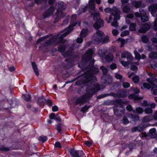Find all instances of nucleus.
<instances>
[{
  "mask_svg": "<svg viewBox=\"0 0 157 157\" xmlns=\"http://www.w3.org/2000/svg\"><path fill=\"white\" fill-rule=\"evenodd\" d=\"M141 39L142 42L144 43H147L148 41V38L146 36H143Z\"/></svg>",
  "mask_w": 157,
  "mask_h": 157,
  "instance_id": "4d7b16f0",
  "label": "nucleus"
},
{
  "mask_svg": "<svg viewBox=\"0 0 157 157\" xmlns=\"http://www.w3.org/2000/svg\"><path fill=\"white\" fill-rule=\"evenodd\" d=\"M139 77L137 76H135L132 78L133 81L134 83H137L139 81Z\"/></svg>",
  "mask_w": 157,
  "mask_h": 157,
  "instance_id": "bf43d9fd",
  "label": "nucleus"
},
{
  "mask_svg": "<svg viewBox=\"0 0 157 157\" xmlns=\"http://www.w3.org/2000/svg\"><path fill=\"white\" fill-rule=\"evenodd\" d=\"M118 19H114L113 21L111 23V25L116 28L118 26V23L117 20Z\"/></svg>",
  "mask_w": 157,
  "mask_h": 157,
  "instance_id": "ea45409f",
  "label": "nucleus"
},
{
  "mask_svg": "<svg viewBox=\"0 0 157 157\" xmlns=\"http://www.w3.org/2000/svg\"><path fill=\"white\" fill-rule=\"evenodd\" d=\"M88 34V30L87 29H82L80 34V36L84 37L87 36Z\"/></svg>",
  "mask_w": 157,
  "mask_h": 157,
  "instance_id": "bb28decb",
  "label": "nucleus"
},
{
  "mask_svg": "<svg viewBox=\"0 0 157 157\" xmlns=\"http://www.w3.org/2000/svg\"><path fill=\"white\" fill-rule=\"evenodd\" d=\"M104 11L107 13H110L111 12L112 13V8L111 9V8L109 7H108L107 8H106L104 9Z\"/></svg>",
  "mask_w": 157,
  "mask_h": 157,
  "instance_id": "69168bd1",
  "label": "nucleus"
},
{
  "mask_svg": "<svg viewBox=\"0 0 157 157\" xmlns=\"http://www.w3.org/2000/svg\"><path fill=\"white\" fill-rule=\"evenodd\" d=\"M95 62L94 59L92 60L87 67L89 71H87L83 75L84 76L82 79V81L84 84H87V87L86 89V94L83 95L77 99L75 103L76 104L80 103H86L90 99L93 94L99 91L101 89H103L104 87L102 85H99L98 84H94L93 82L97 81L96 77L93 75L92 73V68L94 66V63Z\"/></svg>",
  "mask_w": 157,
  "mask_h": 157,
  "instance_id": "f257e3e1",
  "label": "nucleus"
},
{
  "mask_svg": "<svg viewBox=\"0 0 157 157\" xmlns=\"http://www.w3.org/2000/svg\"><path fill=\"white\" fill-rule=\"evenodd\" d=\"M153 120V116L150 115L144 117L142 119V121L143 122H147Z\"/></svg>",
  "mask_w": 157,
  "mask_h": 157,
  "instance_id": "6ab92c4d",
  "label": "nucleus"
},
{
  "mask_svg": "<svg viewBox=\"0 0 157 157\" xmlns=\"http://www.w3.org/2000/svg\"><path fill=\"white\" fill-rule=\"evenodd\" d=\"M136 24L135 23H132L129 26V30L131 31H135Z\"/></svg>",
  "mask_w": 157,
  "mask_h": 157,
  "instance_id": "473e14b6",
  "label": "nucleus"
},
{
  "mask_svg": "<svg viewBox=\"0 0 157 157\" xmlns=\"http://www.w3.org/2000/svg\"><path fill=\"white\" fill-rule=\"evenodd\" d=\"M121 64L125 67L128 66L129 64H130V62L129 61L125 62L123 61H121Z\"/></svg>",
  "mask_w": 157,
  "mask_h": 157,
  "instance_id": "49530a36",
  "label": "nucleus"
},
{
  "mask_svg": "<svg viewBox=\"0 0 157 157\" xmlns=\"http://www.w3.org/2000/svg\"><path fill=\"white\" fill-rule=\"evenodd\" d=\"M144 112L146 114H151L152 113L153 110L150 108L148 107L144 109Z\"/></svg>",
  "mask_w": 157,
  "mask_h": 157,
  "instance_id": "f704fd0d",
  "label": "nucleus"
},
{
  "mask_svg": "<svg viewBox=\"0 0 157 157\" xmlns=\"http://www.w3.org/2000/svg\"><path fill=\"white\" fill-rule=\"evenodd\" d=\"M149 57L152 59L157 58V52H151L149 55Z\"/></svg>",
  "mask_w": 157,
  "mask_h": 157,
  "instance_id": "c756f323",
  "label": "nucleus"
},
{
  "mask_svg": "<svg viewBox=\"0 0 157 157\" xmlns=\"http://www.w3.org/2000/svg\"><path fill=\"white\" fill-rule=\"evenodd\" d=\"M129 34V31L127 30H126L122 32L121 34V37H123L126 35H128Z\"/></svg>",
  "mask_w": 157,
  "mask_h": 157,
  "instance_id": "a18cd8bd",
  "label": "nucleus"
},
{
  "mask_svg": "<svg viewBox=\"0 0 157 157\" xmlns=\"http://www.w3.org/2000/svg\"><path fill=\"white\" fill-rule=\"evenodd\" d=\"M145 128L144 126L142 124H140L137 127H133L132 129V132H140Z\"/></svg>",
  "mask_w": 157,
  "mask_h": 157,
  "instance_id": "ddd939ff",
  "label": "nucleus"
},
{
  "mask_svg": "<svg viewBox=\"0 0 157 157\" xmlns=\"http://www.w3.org/2000/svg\"><path fill=\"white\" fill-rule=\"evenodd\" d=\"M121 11L116 7H113L112 8V11L110 16L112 17L113 18L115 19H119L120 18Z\"/></svg>",
  "mask_w": 157,
  "mask_h": 157,
  "instance_id": "423d86ee",
  "label": "nucleus"
},
{
  "mask_svg": "<svg viewBox=\"0 0 157 157\" xmlns=\"http://www.w3.org/2000/svg\"><path fill=\"white\" fill-rule=\"evenodd\" d=\"M100 69L102 70L103 74L104 75H106L108 72L107 69L104 66H102L100 67Z\"/></svg>",
  "mask_w": 157,
  "mask_h": 157,
  "instance_id": "79ce46f5",
  "label": "nucleus"
},
{
  "mask_svg": "<svg viewBox=\"0 0 157 157\" xmlns=\"http://www.w3.org/2000/svg\"><path fill=\"white\" fill-rule=\"evenodd\" d=\"M104 35V33L102 31L100 30H97L92 36V42L95 44H99L102 41V37Z\"/></svg>",
  "mask_w": 157,
  "mask_h": 157,
  "instance_id": "f03ea898",
  "label": "nucleus"
},
{
  "mask_svg": "<svg viewBox=\"0 0 157 157\" xmlns=\"http://www.w3.org/2000/svg\"><path fill=\"white\" fill-rule=\"evenodd\" d=\"M142 10H140L139 11L140 12V13H139L138 12H136L135 13V16L136 17H141L142 16L141 13H142Z\"/></svg>",
  "mask_w": 157,
  "mask_h": 157,
  "instance_id": "864d4df0",
  "label": "nucleus"
},
{
  "mask_svg": "<svg viewBox=\"0 0 157 157\" xmlns=\"http://www.w3.org/2000/svg\"><path fill=\"white\" fill-rule=\"evenodd\" d=\"M128 98L129 99H133L134 100H141L143 99V97H140L135 94H130L128 96Z\"/></svg>",
  "mask_w": 157,
  "mask_h": 157,
  "instance_id": "5701e85b",
  "label": "nucleus"
},
{
  "mask_svg": "<svg viewBox=\"0 0 157 157\" xmlns=\"http://www.w3.org/2000/svg\"><path fill=\"white\" fill-rule=\"evenodd\" d=\"M115 77L117 79H119L121 82H123L124 81V80L123 79V77L121 75L116 74L115 75Z\"/></svg>",
  "mask_w": 157,
  "mask_h": 157,
  "instance_id": "c9c22d12",
  "label": "nucleus"
},
{
  "mask_svg": "<svg viewBox=\"0 0 157 157\" xmlns=\"http://www.w3.org/2000/svg\"><path fill=\"white\" fill-rule=\"evenodd\" d=\"M132 5L134 6L136 8H138L141 6V7H144L146 5L145 4H142L141 5L142 2L140 1H133L132 2Z\"/></svg>",
  "mask_w": 157,
  "mask_h": 157,
  "instance_id": "a211bd4d",
  "label": "nucleus"
},
{
  "mask_svg": "<svg viewBox=\"0 0 157 157\" xmlns=\"http://www.w3.org/2000/svg\"><path fill=\"white\" fill-rule=\"evenodd\" d=\"M45 101L49 107H51L53 105V102L51 100L49 99H48L47 100L46 99Z\"/></svg>",
  "mask_w": 157,
  "mask_h": 157,
  "instance_id": "37998d69",
  "label": "nucleus"
},
{
  "mask_svg": "<svg viewBox=\"0 0 157 157\" xmlns=\"http://www.w3.org/2000/svg\"><path fill=\"white\" fill-rule=\"evenodd\" d=\"M46 38V36H44L43 37H40L37 40V43H39L42 42L44 40H45Z\"/></svg>",
  "mask_w": 157,
  "mask_h": 157,
  "instance_id": "8fccbe9b",
  "label": "nucleus"
},
{
  "mask_svg": "<svg viewBox=\"0 0 157 157\" xmlns=\"http://www.w3.org/2000/svg\"><path fill=\"white\" fill-rule=\"evenodd\" d=\"M156 129L155 128H153L150 129L149 132L147 134V136L150 137L152 138L156 137Z\"/></svg>",
  "mask_w": 157,
  "mask_h": 157,
  "instance_id": "f3484780",
  "label": "nucleus"
},
{
  "mask_svg": "<svg viewBox=\"0 0 157 157\" xmlns=\"http://www.w3.org/2000/svg\"><path fill=\"white\" fill-rule=\"evenodd\" d=\"M122 86L124 88H127L130 87V85L127 82H124L123 83Z\"/></svg>",
  "mask_w": 157,
  "mask_h": 157,
  "instance_id": "052dcab7",
  "label": "nucleus"
},
{
  "mask_svg": "<svg viewBox=\"0 0 157 157\" xmlns=\"http://www.w3.org/2000/svg\"><path fill=\"white\" fill-rule=\"evenodd\" d=\"M113 57L112 55L111 54L106 55L105 57V59L108 62H110L113 60Z\"/></svg>",
  "mask_w": 157,
  "mask_h": 157,
  "instance_id": "c85d7f7f",
  "label": "nucleus"
},
{
  "mask_svg": "<svg viewBox=\"0 0 157 157\" xmlns=\"http://www.w3.org/2000/svg\"><path fill=\"white\" fill-rule=\"evenodd\" d=\"M66 29L67 31L61 34V35H60L59 34H57L54 36V37H56L57 36V39H58L59 40L63 39L64 37L69 34V26L67 27Z\"/></svg>",
  "mask_w": 157,
  "mask_h": 157,
  "instance_id": "2eb2a0df",
  "label": "nucleus"
},
{
  "mask_svg": "<svg viewBox=\"0 0 157 157\" xmlns=\"http://www.w3.org/2000/svg\"><path fill=\"white\" fill-rule=\"evenodd\" d=\"M135 111V113L136 112L139 114H142L144 112V110L143 108L140 107L137 108Z\"/></svg>",
  "mask_w": 157,
  "mask_h": 157,
  "instance_id": "4c0bfd02",
  "label": "nucleus"
},
{
  "mask_svg": "<svg viewBox=\"0 0 157 157\" xmlns=\"http://www.w3.org/2000/svg\"><path fill=\"white\" fill-rule=\"evenodd\" d=\"M57 37H51L50 39L47 40L45 41V44L48 45H50L51 44L53 43L57 40Z\"/></svg>",
  "mask_w": 157,
  "mask_h": 157,
  "instance_id": "b1692460",
  "label": "nucleus"
},
{
  "mask_svg": "<svg viewBox=\"0 0 157 157\" xmlns=\"http://www.w3.org/2000/svg\"><path fill=\"white\" fill-rule=\"evenodd\" d=\"M55 10V8L53 6H50L45 11L43 14L44 18L48 17L52 15Z\"/></svg>",
  "mask_w": 157,
  "mask_h": 157,
  "instance_id": "0eeeda50",
  "label": "nucleus"
},
{
  "mask_svg": "<svg viewBox=\"0 0 157 157\" xmlns=\"http://www.w3.org/2000/svg\"><path fill=\"white\" fill-rule=\"evenodd\" d=\"M128 94V92L124 90H120L117 92V97L118 98H124Z\"/></svg>",
  "mask_w": 157,
  "mask_h": 157,
  "instance_id": "f8f14e48",
  "label": "nucleus"
},
{
  "mask_svg": "<svg viewBox=\"0 0 157 157\" xmlns=\"http://www.w3.org/2000/svg\"><path fill=\"white\" fill-rule=\"evenodd\" d=\"M122 121L124 124H127L129 123V121L126 117H124Z\"/></svg>",
  "mask_w": 157,
  "mask_h": 157,
  "instance_id": "3c124183",
  "label": "nucleus"
},
{
  "mask_svg": "<svg viewBox=\"0 0 157 157\" xmlns=\"http://www.w3.org/2000/svg\"><path fill=\"white\" fill-rule=\"evenodd\" d=\"M127 110L129 111H132L133 113H135V110H132V106L130 105H128L126 107Z\"/></svg>",
  "mask_w": 157,
  "mask_h": 157,
  "instance_id": "de8ad7c7",
  "label": "nucleus"
},
{
  "mask_svg": "<svg viewBox=\"0 0 157 157\" xmlns=\"http://www.w3.org/2000/svg\"><path fill=\"white\" fill-rule=\"evenodd\" d=\"M76 18L77 15L75 14L72 15L71 17V25H69V33L72 31L74 29L73 27L77 24L76 21Z\"/></svg>",
  "mask_w": 157,
  "mask_h": 157,
  "instance_id": "6e6552de",
  "label": "nucleus"
},
{
  "mask_svg": "<svg viewBox=\"0 0 157 157\" xmlns=\"http://www.w3.org/2000/svg\"><path fill=\"white\" fill-rule=\"evenodd\" d=\"M89 7L91 10H94L95 9V7L94 2H89Z\"/></svg>",
  "mask_w": 157,
  "mask_h": 157,
  "instance_id": "58836bf2",
  "label": "nucleus"
},
{
  "mask_svg": "<svg viewBox=\"0 0 157 157\" xmlns=\"http://www.w3.org/2000/svg\"><path fill=\"white\" fill-rule=\"evenodd\" d=\"M57 11L55 14L56 16V19L59 18L61 15L63 13L64 10L66 8V4L62 1H59L56 5Z\"/></svg>",
  "mask_w": 157,
  "mask_h": 157,
  "instance_id": "20e7f679",
  "label": "nucleus"
},
{
  "mask_svg": "<svg viewBox=\"0 0 157 157\" xmlns=\"http://www.w3.org/2000/svg\"><path fill=\"white\" fill-rule=\"evenodd\" d=\"M150 25L147 24H145L140 25V29L138 30V31L141 33H144L148 31L150 28Z\"/></svg>",
  "mask_w": 157,
  "mask_h": 157,
  "instance_id": "9d476101",
  "label": "nucleus"
},
{
  "mask_svg": "<svg viewBox=\"0 0 157 157\" xmlns=\"http://www.w3.org/2000/svg\"><path fill=\"white\" fill-rule=\"evenodd\" d=\"M94 19L96 21L94 25V27L95 29H98L104 25V21L101 19L100 14L99 13H94L93 16Z\"/></svg>",
  "mask_w": 157,
  "mask_h": 157,
  "instance_id": "7ed1b4c3",
  "label": "nucleus"
},
{
  "mask_svg": "<svg viewBox=\"0 0 157 157\" xmlns=\"http://www.w3.org/2000/svg\"><path fill=\"white\" fill-rule=\"evenodd\" d=\"M131 115L134 121H138L140 120V117L138 115H135L132 114H131Z\"/></svg>",
  "mask_w": 157,
  "mask_h": 157,
  "instance_id": "a19ab883",
  "label": "nucleus"
},
{
  "mask_svg": "<svg viewBox=\"0 0 157 157\" xmlns=\"http://www.w3.org/2000/svg\"><path fill=\"white\" fill-rule=\"evenodd\" d=\"M150 65L153 69L157 71V63L156 62L154 61L151 62Z\"/></svg>",
  "mask_w": 157,
  "mask_h": 157,
  "instance_id": "72a5a7b5",
  "label": "nucleus"
},
{
  "mask_svg": "<svg viewBox=\"0 0 157 157\" xmlns=\"http://www.w3.org/2000/svg\"><path fill=\"white\" fill-rule=\"evenodd\" d=\"M82 155H79L77 151L75 150L73 148H71L69 151L71 156L72 157H82V156L85 155L84 153L82 151Z\"/></svg>",
  "mask_w": 157,
  "mask_h": 157,
  "instance_id": "9b49d317",
  "label": "nucleus"
},
{
  "mask_svg": "<svg viewBox=\"0 0 157 157\" xmlns=\"http://www.w3.org/2000/svg\"><path fill=\"white\" fill-rule=\"evenodd\" d=\"M125 110L124 109H118L116 108H114V114L117 116L120 117L123 115Z\"/></svg>",
  "mask_w": 157,
  "mask_h": 157,
  "instance_id": "4468645a",
  "label": "nucleus"
},
{
  "mask_svg": "<svg viewBox=\"0 0 157 157\" xmlns=\"http://www.w3.org/2000/svg\"><path fill=\"white\" fill-rule=\"evenodd\" d=\"M83 38L82 36H80L79 38H78L77 39V42L79 43H81L83 40Z\"/></svg>",
  "mask_w": 157,
  "mask_h": 157,
  "instance_id": "0e129e2a",
  "label": "nucleus"
},
{
  "mask_svg": "<svg viewBox=\"0 0 157 157\" xmlns=\"http://www.w3.org/2000/svg\"><path fill=\"white\" fill-rule=\"evenodd\" d=\"M10 150V148L8 147H0V151L3 152H7Z\"/></svg>",
  "mask_w": 157,
  "mask_h": 157,
  "instance_id": "c03bdc74",
  "label": "nucleus"
},
{
  "mask_svg": "<svg viewBox=\"0 0 157 157\" xmlns=\"http://www.w3.org/2000/svg\"><path fill=\"white\" fill-rule=\"evenodd\" d=\"M45 101V98L43 96H42L38 98L37 103L39 106L43 108L44 106V103Z\"/></svg>",
  "mask_w": 157,
  "mask_h": 157,
  "instance_id": "dca6fc26",
  "label": "nucleus"
},
{
  "mask_svg": "<svg viewBox=\"0 0 157 157\" xmlns=\"http://www.w3.org/2000/svg\"><path fill=\"white\" fill-rule=\"evenodd\" d=\"M69 21V15H67L66 19L64 20L62 23L63 25H66L68 23Z\"/></svg>",
  "mask_w": 157,
  "mask_h": 157,
  "instance_id": "5fc2aeb1",
  "label": "nucleus"
},
{
  "mask_svg": "<svg viewBox=\"0 0 157 157\" xmlns=\"http://www.w3.org/2000/svg\"><path fill=\"white\" fill-rule=\"evenodd\" d=\"M148 9L151 15L155 17L154 13L157 12V3L151 4L148 7Z\"/></svg>",
  "mask_w": 157,
  "mask_h": 157,
  "instance_id": "1a4fd4ad",
  "label": "nucleus"
},
{
  "mask_svg": "<svg viewBox=\"0 0 157 157\" xmlns=\"http://www.w3.org/2000/svg\"><path fill=\"white\" fill-rule=\"evenodd\" d=\"M154 29L155 30H157V15L154 22Z\"/></svg>",
  "mask_w": 157,
  "mask_h": 157,
  "instance_id": "6e6d98bb",
  "label": "nucleus"
},
{
  "mask_svg": "<svg viewBox=\"0 0 157 157\" xmlns=\"http://www.w3.org/2000/svg\"><path fill=\"white\" fill-rule=\"evenodd\" d=\"M58 51L61 52H63L66 49V47L64 45H61L58 47Z\"/></svg>",
  "mask_w": 157,
  "mask_h": 157,
  "instance_id": "cd10ccee",
  "label": "nucleus"
},
{
  "mask_svg": "<svg viewBox=\"0 0 157 157\" xmlns=\"http://www.w3.org/2000/svg\"><path fill=\"white\" fill-rule=\"evenodd\" d=\"M109 37L108 36H106L102 40L101 42L102 44L108 43L109 41Z\"/></svg>",
  "mask_w": 157,
  "mask_h": 157,
  "instance_id": "e433bc0d",
  "label": "nucleus"
},
{
  "mask_svg": "<svg viewBox=\"0 0 157 157\" xmlns=\"http://www.w3.org/2000/svg\"><path fill=\"white\" fill-rule=\"evenodd\" d=\"M54 120L57 121L59 122H61V119L60 117L58 115V114H57L56 115Z\"/></svg>",
  "mask_w": 157,
  "mask_h": 157,
  "instance_id": "338daca9",
  "label": "nucleus"
},
{
  "mask_svg": "<svg viewBox=\"0 0 157 157\" xmlns=\"http://www.w3.org/2000/svg\"><path fill=\"white\" fill-rule=\"evenodd\" d=\"M31 64L36 75L37 76H38L39 74V73L36 62H33Z\"/></svg>",
  "mask_w": 157,
  "mask_h": 157,
  "instance_id": "412c9836",
  "label": "nucleus"
},
{
  "mask_svg": "<svg viewBox=\"0 0 157 157\" xmlns=\"http://www.w3.org/2000/svg\"><path fill=\"white\" fill-rule=\"evenodd\" d=\"M62 54L63 56L67 57L65 61L67 62V63L69 64V50H67L66 52L62 53Z\"/></svg>",
  "mask_w": 157,
  "mask_h": 157,
  "instance_id": "7c9ffc66",
  "label": "nucleus"
},
{
  "mask_svg": "<svg viewBox=\"0 0 157 157\" xmlns=\"http://www.w3.org/2000/svg\"><path fill=\"white\" fill-rule=\"evenodd\" d=\"M134 53L135 55V58L136 59H139L141 58L140 55L136 50L134 51Z\"/></svg>",
  "mask_w": 157,
  "mask_h": 157,
  "instance_id": "603ef678",
  "label": "nucleus"
},
{
  "mask_svg": "<svg viewBox=\"0 0 157 157\" xmlns=\"http://www.w3.org/2000/svg\"><path fill=\"white\" fill-rule=\"evenodd\" d=\"M137 67L135 65H132L130 67V69L131 70L133 71H135V72H136L137 71Z\"/></svg>",
  "mask_w": 157,
  "mask_h": 157,
  "instance_id": "774afa93",
  "label": "nucleus"
},
{
  "mask_svg": "<svg viewBox=\"0 0 157 157\" xmlns=\"http://www.w3.org/2000/svg\"><path fill=\"white\" fill-rule=\"evenodd\" d=\"M150 78H148L147 81L149 83L155 82H156V79L154 78V75L152 74H149Z\"/></svg>",
  "mask_w": 157,
  "mask_h": 157,
  "instance_id": "a878e982",
  "label": "nucleus"
},
{
  "mask_svg": "<svg viewBox=\"0 0 157 157\" xmlns=\"http://www.w3.org/2000/svg\"><path fill=\"white\" fill-rule=\"evenodd\" d=\"M94 53L93 50L90 49L88 50L82 57V61L84 62H88L91 58L92 56Z\"/></svg>",
  "mask_w": 157,
  "mask_h": 157,
  "instance_id": "39448f33",
  "label": "nucleus"
},
{
  "mask_svg": "<svg viewBox=\"0 0 157 157\" xmlns=\"http://www.w3.org/2000/svg\"><path fill=\"white\" fill-rule=\"evenodd\" d=\"M151 84V90L152 91L154 88H157V85L154 82L150 83Z\"/></svg>",
  "mask_w": 157,
  "mask_h": 157,
  "instance_id": "e2e57ef3",
  "label": "nucleus"
},
{
  "mask_svg": "<svg viewBox=\"0 0 157 157\" xmlns=\"http://www.w3.org/2000/svg\"><path fill=\"white\" fill-rule=\"evenodd\" d=\"M40 140L43 143L45 142L47 140V137L46 136H40L39 137Z\"/></svg>",
  "mask_w": 157,
  "mask_h": 157,
  "instance_id": "09e8293b",
  "label": "nucleus"
},
{
  "mask_svg": "<svg viewBox=\"0 0 157 157\" xmlns=\"http://www.w3.org/2000/svg\"><path fill=\"white\" fill-rule=\"evenodd\" d=\"M123 11L126 13H129L130 11L129 6L127 5H123L122 6Z\"/></svg>",
  "mask_w": 157,
  "mask_h": 157,
  "instance_id": "393cba45",
  "label": "nucleus"
},
{
  "mask_svg": "<svg viewBox=\"0 0 157 157\" xmlns=\"http://www.w3.org/2000/svg\"><path fill=\"white\" fill-rule=\"evenodd\" d=\"M108 95H109L107 94L100 95L98 96L97 97V98L98 99L102 98H104L105 97L108 96Z\"/></svg>",
  "mask_w": 157,
  "mask_h": 157,
  "instance_id": "680f3d73",
  "label": "nucleus"
},
{
  "mask_svg": "<svg viewBox=\"0 0 157 157\" xmlns=\"http://www.w3.org/2000/svg\"><path fill=\"white\" fill-rule=\"evenodd\" d=\"M144 87L147 88V90H149L151 88V85H150L148 83H145L143 84Z\"/></svg>",
  "mask_w": 157,
  "mask_h": 157,
  "instance_id": "13d9d810",
  "label": "nucleus"
},
{
  "mask_svg": "<svg viewBox=\"0 0 157 157\" xmlns=\"http://www.w3.org/2000/svg\"><path fill=\"white\" fill-rule=\"evenodd\" d=\"M22 97L27 102L30 101L32 100L31 95L29 94H23Z\"/></svg>",
  "mask_w": 157,
  "mask_h": 157,
  "instance_id": "4be33fe9",
  "label": "nucleus"
},
{
  "mask_svg": "<svg viewBox=\"0 0 157 157\" xmlns=\"http://www.w3.org/2000/svg\"><path fill=\"white\" fill-rule=\"evenodd\" d=\"M142 11L143 12V13H141L142 16L141 17V21L143 22H147L148 20V17L146 15V13L144 10H142Z\"/></svg>",
  "mask_w": 157,
  "mask_h": 157,
  "instance_id": "aec40b11",
  "label": "nucleus"
},
{
  "mask_svg": "<svg viewBox=\"0 0 157 157\" xmlns=\"http://www.w3.org/2000/svg\"><path fill=\"white\" fill-rule=\"evenodd\" d=\"M56 129L58 131L59 133L61 134V124L60 123H59L56 125Z\"/></svg>",
  "mask_w": 157,
  "mask_h": 157,
  "instance_id": "2f4dec72",
  "label": "nucleus"
}]
</instances>
